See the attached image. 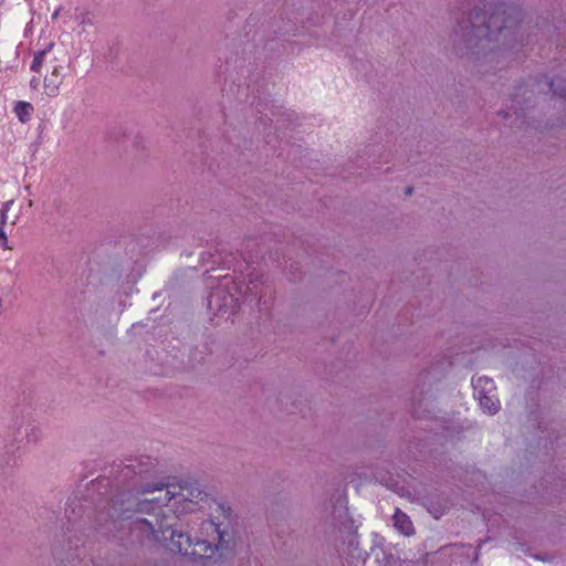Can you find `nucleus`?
<instances>
[{
    "label": "nucleus",
    "instance_id": "1",
    "mask_svg": "<svg viewBox=\"0 0 566 566\" xmlns=\"http://www.w3.org/2000/svg\"><path fill=\"white\" fill-rule=\"evenodd\" d=\"M151 463L126 464L120 471L123 480L130 479L129 489L112 499L107 511L97 513L96 522L99 526L112 523L124 527L127 523L132 533L140 539H150L159 543L171 553H178L192 559L211 558L217 551L223 547L226 528L222 523L209 518L200 524L195 535L179 531L170 525H164L159 517L165 516L164 507L169 512L182 514L202 510L212 502L216 512L224 520H229L231 510L223 503H218L200 489L198 482L184 481L169 483L165 486L145 485L142 480L149 473Z\"/></svg>",
    "mask_w": 566,
    "mask_h": 566
},
{
    "label": "nucleus",
    "instance_id": "2",
    "mask_svg": "<svg viewBox=\"0 0 566 566\" xmlns=\"http://www.w3.org/2000/svg\"><path fill=\"white\" fill-rule=\"evenodd\" d=\"M459 31L467 48L472 54L484 51L492 52L502 44L505 49H514L524 38V13L515 6L504 2L483 4V10H475L458 22Z\"/></svg>",
    "mask_w": 566,
    "mask_h": 566
},
{
    "label": "nucleus",
    "instance_id": "3",
    "mask_svg": "<svg viewBox=\"0 0 566 566\" xmlns=\"http://www.w3.org/2000/svg\"><path fill=\"white\" fill-rule=\"evenodd\" d=\"M473 395L479 401L480 407L490 415H495L500 410V400L496 396V387L493 379L481 376L472 378Z\"/></svg>",
    "mask_w": 566,
    "mask_h": 566
},
{
    "label": "nucleus",
    "instance_id": "4",
    "mask_svg": "<svg viewBox=\"0 0 566 566\" xmlns=\"http://www.w3.org/2000/svg\"><path fill=\"white\" fill-rule=\"evenodd\" d=\"M230 280L224 276L223 283L218 285L208 297V306L217 315L232 314L238 307V298L228 291Z\"/></svg>",
    "mask_w": 566,
    "mask_h": 566
},
{
    "label": "nucleus",
    "instance_id": "5",
    "mask_svg": "<svg viewBox=\"0 0 566 566\" xmlns=\"http://www.w3.org/2000/svg\"><path fill=\"white\" fill-rule=\"evenodd\" d=\"M62 67L60 65H54L50 75L44 77L43 86L44 92L50 97H55L60 93V86L63 83V76L61 74Z\"/></svg>",
    "mask_w": 566,
    "mask_h": 566
},
{
    "label": "nucleus",
    "instance_id": "6",
    "mask_svg": "<svg viewBox=\"0 0 566 566\" xmlns=\"http://www.w3.org/2000/svg\"><path fill=\"white\" fill-rule=\"evenodd\" d=\"M394 526L403 535L410 536L415 533L410 517L401 510L396 509L392 516Z\"/></svg>",
    "mask_w": 566,
    "mask_h": 566
},
{
    "label": "nucleus",
    "instance_id": "7",
    "mask_svg": "<svg viewBox=\"0 0 566 566\" xmlns=\"http://www.w3.org/2000/svg\"><path fill=\"white\" fill-rule=\"evenodd\" d=\"M13 112L21 123H27L32 116L33 106L29 102L20 101L15 103Z\"/></svg>",
    "mask_w": 566,
    "mask_h": 566
},
{
    "label": "nucleus",
    "instance_id": "8",
    "mask_svg": "<svg viewBox=\"0 0 566 566\" xmlns=\"http://www.w3.org/2000/svg\"><path fill=\"white\" fill-rule=\"evenodd\" d=\"M52 46H53V44L51 43L48 45V48L40 50L34 54L31 66H30L32 72L40 73V71L43 66V63L45 61V57L50 53Z\"/></svg>",
    "mask_w": 566,
    "mask_h": 566
},
{
    "label": "nucleus",
    "instance_id": "9",
    "mask_svg": "<svg viewBox=\"0 0 566 566\" xmlns=\"http://www.w3.org/2000/svg\"><path fill=\"white\" fill-rule=\"evenodd\" d=\"M10 205L11 202H4L2 205V208L0 209V226L3 227L4 223L7 222V213H8V210L10 209Z\"/></svg>",
    "mask_w": 566,
    "mask_h": 566
},
{
    "label": "nucleus",
    "instance_id": "10",
    "mask_svg": "<svg viewBox=\"0 0 566 566\" xmlns=\"http://www.w3.org/2000/svg\"><path fill=\"white\" fill-rule=\"evenodd\" d=\"M69 544H70L69 551H72V549H73L72 543L70 542ZM80 556H81L80 547H78V545L76 544V545L74 546V553H73V554H71V553H70V554L67 555V557H66V562H67V564H71V563L74 560V558H75V557H76V558H78Z\"/></svg>",
    "mask_w": 566,
    "mask_h": 566
},
{
    "label": "nucleus",
    "instance_id": "11",
    "mask_svg": "<svg viewBox=\"0 0 566 566\" xmlns=\"http://www.w3.org/2000/svg\"><path fill=\"white\" fill-rule=\"evenodd\" d=\"M7 234L4 232V229L3 227L0 226V241H1V244L4 245L7 243Z\"/></svg>",
    "mask_w": 566,
    "mask_h": 566
},
{
    "label": "nucleus",
    "instance_id": "12",
    "mask_svg": "<svg viewBox=\"0 0 566 566\" xmlns=\"http://www.w3.org/2000/svg\"><path fill=\"white\" fill-rule=\"evenodd\" d=\"M30 85H31L33 88H38V86L40 85V78H39V77H33V78L30 81Z\"/></svg>",
    "mask_w": 566,
    "mask_h": 566
},
{
    "label": "nucleus",
    "instance_id": "13",
    "mask_svg": "<svg viewBox=\"0 0 566 566\" xmlns=\"http://www.w3.org/2000/svg\"><path fill=\"white\" fill-rule=\"evenodd\" d=\"M55 556L61 560V563L64 562V558L61 556L62 554L59 551H55Z\"/></svg>",
    "mask_w": 566,
    "mask_h": 566
},
{
    "label": "nucleus",
    "instance_id": "14",
    "mask_svg": "<svg viewBox=\"0 0 566 566\" xmlns=\"http://www.w3.org/2000/svg\"><path fill=\"white\" fill-rule=\"evenodd\" d=\"M411 192H412V189H411V188H407V189H406V195H407V196H410V195H411Z\"/></svg>",
    "mask_w": 566,
    "mask_h": 566
},
{
    "label": "nucleus",
    "instance_id": "15",
    "mask_svg": "<svg viewBox=\"0 0 566 566\" xmlns=\"http://www.w3.org/2000/svg\"><path fill=\"white\" fill-rule=\"evenodd\" d=\"M254 287H255L254 285H253V287L248 286V290H249L250 292H252V290H253Z\"/></svg>",
    "mask_w": 566,
    "mask_h": 566
}]
</instances>
